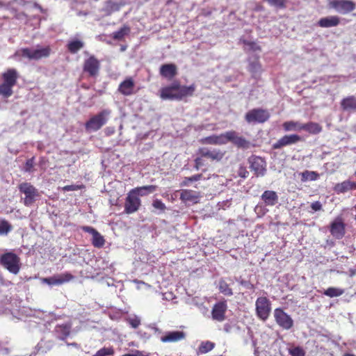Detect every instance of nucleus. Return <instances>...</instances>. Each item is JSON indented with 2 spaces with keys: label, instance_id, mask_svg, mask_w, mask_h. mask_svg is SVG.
Instances as JSON below:
<instances>
[{
  "label": "nucleus",
  "instance_id": "obj_1",
  "mask_svg": "<svg viewBox=\"0 0 356 356\" xmlns=\"http://www.w3.org/2000/svg\"><path fill=\"white\" fill-rule=\"evenodd\" d=\"M196 90V86L193 83L190 86L181 85L179 81H174L170 86L163 87L160 90V97L162 99L182 100L192 97Z\"/></svg>",
  "mask_w": 356,
  "mask_h": 356
},
{
  "label": "nucleus",
  "instance_id": "obj_2",
  "mask_svg": "<svg viewBox=\"0 0 356 356\" xmlns=\"http://www.w3.org/2000/svg\"><path fill=\"white\" fill-rule=\"evenodd\" d=\"M154 189L152 186H138L136 187L127 193L124 201V212L127 214H131L138 211L141 206V200L140 196H143V193H140L143 190Z\"/></svg>",
  "mask_w": 356,
  "mask_h": 356
},
{
  "label": "nucleus",
  "instance_id": "obj_3",
  "mask_svg": "<svg viewBox=\"0 0 356 356\" xmlns=\"http://www.w3.org/2000/svg\"><path fill=\"white\" fill-rule=\"evenodd\" d=\"M3 83L0 85V95L9 97L13 94V88L16 85L19 74L16 69L9 68L1 75Z\"/></svg>",
  "mask_w": 356,
  "mask_h": 356
},
{
  "label": "nucleus",
  "instance_id": "obj_4",
  "mask_svg": "<svg viewBox=\"0 0 356 356\" xmlns=\"http://www.w3.org/2000/svg\"><path fill=\"white\" fill-rule=\"evenodd\" d=\"M0 265L8 270L10 273L17 275L21 268L19 257L13 252H8L0 256Z\"/></svg>",
  "mask_w": 356,
  "mask_h": 356
},
{
  "label": "nucleus",
  "instance_id": "obj_5",
  "mask_svg": "<svg viewBox=\"0 0 356 356\" xmlns=\"http://www.w3.org/2000/svg\"><path fill=\"white\" fill-rule=\"evenodd\" d=\"M109 109H104L97 114L91 117L85 124V129L87 131H97L104 126L111 115Z\"/></svg>",
  "mask_w": 356,
  "mask_h": 356
},
{
  "label": "nucleus",
  "instance_id": "obj_6",
  "mask_svg": "<svg viewBox=\"0 0 356 356\" xmlns=\"http://www.w3.org/2000/svg\"><path fill=\"white\" fill-rule=\"evenodd\" d=\"M51 49L49 46L38 49L22 48L16 52V55L26 58L29 60H38L43 58H47L51 54Z\"/></svg>",
  "mask_w": 356,
  "mask_h": 356
},
{
  "label": "nucleus",
  "instance_id": "obj_7",
  "mask_svg": "<svg viewBox=\"0 0 356 356\" xmlns=\"http://www.w3.org/2000/svg\"><path fill=\"white\" fill-rule=\"evenodd\" d=\"M18 189L21 193L24 194L23 204L26 207H31L40 196L38 189L29 182H23L19 184Z\"/></svg>",
  "mask_w": 356,
  "mask_h": 356
},
{
  "label": "nucleus",
  "instance_id": "obj_8",
  "mask_svg": "<svg viewBox=\"0 0 356 356\" xmlns=\"http://www.w3.org/2000/svg\"><path fill=\"white\" fill-rule=\"evenodd\" d=\"M255 312L259 319L266 321L271 312L270 300L266 296L257 298L255 302Z\"/></svg>",
  "mask_w": 356,
  "mask_h": 356
},
{
  "label": "nucleus",
  "instance_id": "obj_9",
  "mask_svg": "<svg viewBox=\"0 0 356 356\" xmlns=\"http://www.w3.org/2000/svg\"><path fill=\"white\" fill-rule=\"evenodd\" d=\"M270 114L266 109L253 108L247 112L245 115V120L248 123L262 124L269 120Z\"/></svg>",
  "mask_w": 356,
  "mask_h": 356
},
{
  "label": "nucleus",
  "instance_id": "obj_10",
  "mask_svg": "<svg viewBox=\"0 0 356 356\" xmlns=\"http://www.w3.org/2000/svg\"><path fill=\"white\" fill-rule=\"evenodd\" d=\"M100 67V61L94 55H91L85 59L83 63V72L90 77L97 76L99 74Z\"/></svg>",
  "mask_w": 356,
  "mask_h": 356
},
{
  "label": "nucleus",
  "instance_id": "obj_11",
  "mask_svg": "<svg viewBox=\"0 0 356 356\" xmlns=\"http://www.w3.org/2000/svg\"><path fill=\"white\" fill-rule=\"evenodd\" d=\"M250 168L257 177H263L266 173V162L261 156L252 155L248 158Z\"/></svg>",
  "mask_w": 356,
  "mask_h": 356
},
{
  "label": "nucleus",
  "instance_id": "obj_12",
  "mask_svg": "<svg viewBox=\"0 0 356 356\" xmlns=\"http://www.w3.org/2000/svg\"><path fill=\"white\" fill-rule=\"evenodd\" d=\"M197 154L202 157L209 159L211 162H220L224 158L226 151L218 148L200 147Z\"/></svg>",
  "mask_w": 356,
  "mask_h": 356
},
{
  "label": "nucleus",
  "instance_id": "obj_13",
  "mask_svg": "<svg viewBox=\"0 0 356 356\" xmlns=\"http://www.w3.org/2000/svg\"><path fill=\"white\" fill-rule=\"evenodd\" d=\"M273 316L276 323L284 330H289L293 326V320L282 308L274 309Z\"/></svg>",
  "mask_w": 356,
  "mask_h": 356
},
{
  "label": "nucleus",
  "instance_id": "obj_14",
  "mask_svg": "<svg viewBox=\"0 0 356 356\" xmlns=\"http://www.w3.org/2000/svg\"><path fill=\"white\" fill-rule=\"evenodd\" d=\"M226 144L231 142L238 148L248 149L250 147V142L244 137L239 136L235 131H229L225 132Z\"/></svg>",
  "mask_w": 356,
  "mask_h": 356
},
{
  "label": "nucleus",
  "instance_id": "obj_15",
  "mask_svg": "<svg viewBox=\"0 0 356 356\" xmlns=\"http://www.w3.org/2000/svg\"><path fill=\"white\" fill-rule=\"evenodd\" d=\"M330 234L336 239H341L346 234V224L341 216H337L330 225Z\"/></svg>",
  "mask_w": 356,
  "mask_h": 356
},
{
  "label": "nucleus",
  "instance_id": "obj_16",
  "mask_svg": "<svg viewBox=\"0 0 356 356\" xmlns=\"http://www.w3.org/2000/svg\"><path fill=\"white\" fill-rule=\"evenodd\" d=\"M329 4L330 7L341 14L349 13L356 8L355 3L350 0H332Z\"/></svg>",
  "mask_w": 356,
  "mask_h": 356
},
{
  "label": "nucleus",
  "instance_id": "obj_17",
  "mask_svg": "<svg viewBox=\"0 0 356 356\" xmlns=\"http://www.w3.org/2000/svg\"><path fill=\"white\" fill-rule=\"evenodd\" d=\"M81 229L92 235V245L97 248H102L106 243L104 237L94 227L90 226H82Z\"/></svg>",
  "mask_w": 356,
  "mask_h": 356
},
{
  "label": "nucleus",
  "instance_id": "obj_18",
  "mask_svg": "<svg viewBox=\"0 0 356 356\" xmlns=\"http://www.w3.org/2000/svg\"><path fill=\"white\" fill-rule=\"evenodd\" d=\"M125 4L124 1H116L114 0H108L104 2L101 11L103 13L104 16H109L119 11Z\"/></svg>",
  "mask_w": 356,
  "mask_h": 356
},
{
  "label": "nucleus",
  "instance_id": "obj_19",
  "mask_svg": "<svg viewBox=\"0 0 356 356\" xmlns=\"http://www.w3.org/2000/svg\"><path fill=\"white\" fill-rule=\"evenodd\" d=\"M227 309V305L226 301H220L216 303L211 310V317L213 320L222 322L226 318V312Z\"/></svg>",
  "mask_w": 356,
  "mask_h": 356
},
{
  "label": "nucleus",
  "instance_id": "obj_20",
  "mask_svg": "<svg viewBox=\"0 0 356 356\" xmlns=\"http://www.w3.org/2000/svg\"><path fill=\"white\" fill-rule=\"evenodd\" d=\"M302 140V138L297 134L284 135L273 145L274 149H281L283 147L296 144Z\"/></svg>",
  "mask_w": 356,
  "mask_h": 356
},
{
  "label": "nucleus",
  "instance_id": "obj_21",
  "mask_svg": "<svg viewBox=\"0 0 356 356\" xmlns=\"http://www.w3.org/2000/svg\"><path fill=\"white\" fill-rule=\"evenodd\" d=\"M134 88L135 82L132 77L129 76L120 83L118 90L124 96H129L134 93Z\"/></svg>",
  "mask_w": 356,
  "mask_h": 356
},
{
  "label": "nucleus",
  "instance_id": "obj_22",
  "mask_svg": "<svg viewBox=\"0 0 356 356\" xmlns=\"http://www.w3.org/2000/svg\"><path fill=\"white\" fill-rule=\"evenodd\" d=\"M186 338V333L183 331H171L165 332L161 337L163 343H175Z\"/></svg>",
  "mask_w": 356,
  "mask_h": 356
},
{
  "label": "nucleus",
  "instance_id": "obj_23",
  "mask_svg": "<svg viewBox=\"0 0 356 356\" xmlns=\"http://www.w3.org/2000/svg\"><path fill=\"white\" fill-rule=\"evenodd\" d=\"M261 200L266 207H273L277 204L279 197L274 191L266 190L261 195Z\"/></svg>",
  "mask_w": 356,
  "mask_h": 356
},
{
  "label": "nucleus",
  "instance_id": "obj_24",
  "mask_svg": "<svg viewBox=\"0 0 356 356\" xmlns=\"http://www.w3.org/2000/svg\"><path fill=\"white\" fill-rule=\"evenodd\" d=\"M248 70L254 79H257L261 76L263 69L258 56L253 60H249Z\"/></svg>",
  "mask_w": 356,
  "mask_h": 356
},
{
  "label": "nucleus",
  "instance_id": "obj_25",
  "mask_svg": "<svg viewBox=\"0 0 356 356\" xmlns=\"http://www.w3.org/2000/svg\"><path fill=\"white\" fill-rule=\"evenodd\" d=\"M202 144L222 145L226 144L225 132L220 135H212L200 140Z\"/></svg>",
  "mask_w": 356,
  "mask_h": 356
},
{
  "label": "nucleus",
  "instance_id": "obj_26",
  "mask_svg": "<svg viewBox=\"0 0 356 356\" xmlns=\"http://www.w3.org/2000/svg\"><path fill=\"white\" fill-rule=\"evenodd\" d=\"M177 74V66L173 63L163 64L160 67V74L169 80L174 78Z\"/></svg>",
  "mask_w": 356,
  "mask_h": 356
},
{
  "label": "nucleus",
  "instance_id": "obj_27",
  "mask_svg": "<svg viewBox=\"0 0 356 356\" xmlns=\"http://www.w3.org/2000/svg\"><path fill=\"white\" fill-rule=\"evenodd\" d=\"M340 24V18L337 15H331L321 18L317 24L322 28L337 26Z\"/></svg>",
  "mask_w": 356,
  "mask_h": 356
},
{
  "label": "nucleus",
  "instance_id": "obj_28",
  "mask_svg": "<svg viewBox=\"0 0 356 356\" xmlns=\"http://www.w3.org/2000/svg\"><path fill=\"white\" fill-rule=\"evenodd\" d=\"M333 189L337 194L345 193L349 191L356 190V182L346 180L335 184Z\"/></svg>",
  "mask_w": 356,
  "mask_h": 356
},
{
  "label": "nucleus",
  "instance_id": "obj_29",
  "mask_svg": "<svg viewBox=\"0 0 356 356\" xmlns=\"http://www.w3.org/2000/svg\"><path fill=\"white\" fill-rule=\"evenodd\" d=\"M302 130H305L310 134H318L322 131V127L317 122H309L302 124Z\"/></svg>",
  "mask_w": 356,
  "mask_h": 356
},
{
  "label": "nucleus",
  "instance_id": "obj_30",
  "mask_svg": "<svg viewBox=\"0 0 356 356\" xmlns=\"http://www.w3.org/2000/svg\"><path fill=\"white\" fill-rule=\"evenodd\" d=\"M341 106L343 110H356V97L352 95L343 98L341 102Z\"/></svg>",
  "mask_w": 356,
  "mask_h": 356
},
{
  "label": "nucleus",
  "instance_id": "obj_31",
  "mask_svg": "<svg viewBox=\"0 0 356 356\" xmlns=\"http://www.w3.org/2000/svg\"><path fill=\"white\" fill-rule=\"evenodd\" d=\"M199 197V195L196 192L192 190H182L180 195V199L183 202H191L195 201Z\"/></svg>",
  "mask_w": 356,
  "mask_h": 356
},
{
  "label": "nucleus",
  "instance_id": "obj_32",
  "mask_svg": "<svg viewBox=\"0 0 356 356\" xmlns=\"http://www.w3.org/2000/svg\"><path fill=\"white\" fill-rule=\"evenodd\" d=\"M84 47L83 42L79 40H71L68 42L67 47V50L71 54H76Z\"/></svg>",
  "mask_w": 356,
  "mask_h": 356
},
{
  "label": "nucleus",
  "instance_id": "obj_33",
  "mask_svg": "<svg viewBox=\"0 0 356 356\" xmlns=\"http://www.w3.org/2000/svg\"><path fill=\"white\" fill-rule=\"evenodd\" d=\"M301 181H316L319 178V174L316 171L305 170L300 174Z\"/></svg>",
  "mask_w": 356,
  "mask_h": 356
},
{
  "label": "nucleus",
  "instance_id": "obj_34",
  "mask_svg": "<svg viewBox=\"0 0 356 356\" xmlns=\"http://www.w3.org/2000/svg\"><path fill=\"white\" fill-rule=\"evenodd\" d=\"M57 285H61L65 283L69 282L74 279V276L69 272H65L62 274L56 275Z\"/></svg>",
  "mask_w": 356,
  "mask_h": 356
},
{
  "label": "nucleus",
  "instance_id": "obj_35",
  "mask_svg": "<svg viewBox=\"0 0 356 356\" xmlns=\"http://www.w3.org/2000/svg\"><path fill=\"white\" fill-rule=\"evenodd\" d=\"M301 126H302V124L295 121H286L282 124L283 129L285 131H301Z\"/></svg>",
  "mask_w": 356,
  "mask_h": 356
},
{
  "label": "nucleus",
  "instance_id": "obj_36",
  "mask_svg": "<svg viewBox=\"0 0 356 356\" xmlns=\"http://www.w3.org/2000/svg\"><path fill=\"white\" fill-rule=\"evenodd\" d=\"M344 290L339 288L329 287L324 291L323 294L330 298L338 297L343 295Z\"/></svg>",
  "mask_w": 356,
  "mask_h": 356
},
{
  "label": "nucleus",
  "instance_id": "obj_37",
  "mask_svg": "<svg viewBox=\"0 0 356 356\" xmlns=\"http://www.w3.org/2000/svg\"><path fill=\"white\" fill-rule=\"evenodd\" d=\"M130 31V28L127 26H123L118 31L113 33L112 38L114 40H121L124 37L127 35Z\"/></svg>",
  "mask_w": 356,
  "mask_h": 356
},
{
  "label": "nucleus",
  "instance_id": "obj_38",
  "mask_svg": "<svg viewBox=\"0 0 356 356\" xmlns=\"http://www.w3.org/2000/svg\"><path fill=\"white\" fill-rule=\"evenodd\" d=\"M219 291L220 293L227 296L233 295L232 289L229 287V284L222 279L219 281Z\"/></svg>",
  "mask_w": 356,
  "mask_h": 356
},
{
  "label": "nucleus",
  "instance_id": "obj_39",
  "mask_svg": "<svg viewBox=\"0 0 356 356\" xmlns=\"http://www.w3.org/2000/svg\"><path fill=\"white\" fill-rule=\"evenodd\" d=\"M215 346L214 343L207 341H203L198 347V353L204 354L211 351Z\"/></svg>",
  "mask_w": 356,
  "mask_h": 356
},
{
  "label": "nucleus",
  "instance_id": "obj_40",
  "mask_svg": "<svg viewBox=\"0 0 356 356\" xmlns=\"http://www.w3.org/2000/svg\"><path fill=\"white\" fill-rule=\"evenodd\" d=\"M13 229L12 225L6 219L0 220V235H7Z\"/></svg>",
  "mask_w": 356,
  "mask_h": 356
},
{
  "label": "nucleus",
  "instance_id": "obj_41",
  "mask_svg": "<svg viewBox=\"0 0 356 356\" xmlns=\"http://www.w3.org/2000/svg\"><path fill=\"white\" fill-rule=\"evenodd\" d=\"M288 0H269L268 3L277 8L284 9L286 7Z\"/></svg>",
  "mask_w": 356,
  "mask_h": 356
},
{
  "label": "nucleus",
  "instance_id": "obj_42",
  "mask_svg": "<svg viewBox=\"0 0 356 356\" xmlns=\"http://www.w3.org/2000/svg\"><path fill=\"white\" fill-rule=\"evenodd\" d=\"M114 353L113 348L104 347L99 349L93 356H108L112 355Z\"/></svg>",
  "mask_w": 356,
  "mask_h": 356
},
{
  "label": "nucleus",
  "instance_id": "obj_43",
  "mask_svg": "<svg viewBox=\"0 0 356 356\" xmlns=\"http://www.w3.org/2000/svg\"><path fill=\"white\" fill-rule=\"evenodd\" d=\"M152 206L154 209L160 210L161 212H164L166 209L165 204L159 199H156L152 202Z\"/></svg>",
  "mask_w": 356,
  "mask_h": 356
},
{
  "label": "nucleus",
  "instance_id": "obj_44",
  "mask_svg": "<svg viewBox=\"0 0 356 356\" xmlns=\"http://www.w3.org/2000/svg\"><path fill=\"white\" fill-rule=\"evenodd\" d=\"M34 161H35V157L33 156L32 158L28 159L26 161L25 166H24V170L26 172H33V167H34Z\"/></svg>",
  "mask_w": 356,
  "mask_h": 356
},
{
  "label": "nucleus",
  "instance_id": "obj_45",
  "mask_svg": "<svg viewBox=\"0 0 356 356\" xmlns=\"http://www.w3.org/2000/svg\"><path fill=\"white\" fill-rule=\"evenodd\" d=\"M243 43L248 46L253 51H261V47L258 45L255 42L248 41L246 40H244L243 41Z\"/></svg>",
  "mask_w": 356,
  "mask_h": 356
},
{
  "label": "nucleus",
  "instance_id": "obj_46",
  "mask_svg": "<svg viewBox=\"0 0 356 356\" xmlns=\"http://www.w3.org/2000/svg\"><path fill=\"white\" fill-rule=\"evenodd\" d=\"M85 186L84 185H75V184H72V185H67V186H65L63 188V190L64 191H78V190H80V189H82Z\"/></svg>",
  "mask_w": 356,
  "mask_h": 356
},
{
  "label": "nucleus",
  "instance_id": "obj_47",
  "mask_svg": "<svg viewBox=\"0 0 356 356\" xmlns=\"http://www.w3.org/2000/svg\"><path fill=\"white\" fill-rule=\"evenodd\" d=\"M128 323L133 328H137L140 325V320L138 317L129 318L127 319Z\"/></svg>",
  "mask_w": 356,
  "mask_h": 356
},
{
  "label": "nucleus",
  "instance_id": "obj_48",
  "mask_svg": "<svg viewBox=\"0 0 356 356\" xmlns=\"http://www.w3.org/2000/svg\"><path fill=\"white\" fill-rule=\"evenodd\" d=\"M291 356H305L304 350L300 347H296L290 350Z\"/></svg>",
  "mask_w": 356,
  "mask_h": 356
},
{
  "label": "nucleus",
  "instance_id": "obj_49",
  "mask_svg": "<svg viewBox=\"0 0 356 356\" xmlns=\"http://www.w3.org/2000/svg\"><path fill=\"white\" fill-rule=\"evenodd\" d=\"M42 282L49 286L57 285L56 276L42 278Z\"/></svg>",
  "mask_w": 356,
  "mask_h": 356
},
{
  "label": "nucleus",
  "instance_id": "obj_50",
  "mask_svg": "<svg viewBox=\"0 0 356 356\" xmlns=\"http://www.w3.org/2000/svg\"><path fill=\"white\" fill-rule=\"evenodd\" d=\"M204 157H202L200 155V156L197 157L195 160H194V162H195V168L196 170H199L201 167L204 166Z\"/></svg>",
  "mask_w": 356,
  "mask_h": 356
},
{
  "label": "nucleus",
  "instance_id": "obj_51",
  "mask_svg": "<svg viewBox=\"0 0 356 356\" xmlns=\"http://www.w3.org/2000/svg\"><path fill=\"white\" fill-rule=\"evenodd\" d=\"M311 208L314 211H318L322 209V204L320 202L316 201L311 204Z\"/></svg>",
  "mask_w": 356,
  "mask_h": 356
},
{
  "label": "nucleus",
  "instance_id": "obj_52",
  "mask_svg": "<svg viewBox=\"0 0 356 356\" xmlns=\"http://www.w3.org/2000/svg\"><path fill=\"white\" fill-rule=\"evenodd\" d=\"M148 186L154 187V189L151 191L149 189L148 190L145 189V190L141 191L140 193H142L143 194V196L147 195L149 193H152L154 191H156V190L157 189V186H156V185H149Z\"/></svg>",
  "mask_w": 356,
  "mask_h": 356
},
{
  "label": "nucleus",
  "instance_id": "obj_53",
  "mask_svg": "<svg viewBox=\"0 0 356 356\" xmlns=\"http://www.w3.org/2000/svg\"><path fill=\"white\" fill-rule=\"evenodd\" d=\"M202 174H197V175H193L191 177H189L188 180H190L191 182L197 181L200 180L202 179Z\"/></svg>",
  "mask_w": 356,
  "mask_h": 356
},
{
  "label": "nucleus",
  "instance_id": "obj_54",
  "mask_svg": "<svg viewBox=\"0 0 356 356\" xmlns=\"http://www.w3.org/2000/svg\"><path fill=\"white\" fill-rule=\"evenodd\" d=\"M189 177H184V179L183 180L181 183V186H187L189 184L190 182H191L190 180H188Z\"/></svg>",
  "mask_w": 356,
  "mask_h": 356
},
{
  "label": "nucleus",
  "instance_id": "obj_55",
  "mask_svg": "<svg viewBox=\"0 0 356 356\" xmlns=\"http://www.w3.org/2000/svg\"><path fill=\"white\" fill-rule=\"evenodd\" d=\"M64 327V329H65V333H64V334H65V337H67V336H68V335H69V334H70L69 329H68L66 326H65V327Z\"/></svg>",
  "mask_w": 356,
  "mask_h": 356
},
{
  "label": "nucleus",
  "instance_id": "obj_56",
  "mask_svg": "<svg viewBox=\"0 0 356 356\" xmlns=\"http://www.w3.org/2000/svg\"><path fill=\"white\" fill-rule=\"evenodd\" d=\"M343 356H355V355L352 353H345Z\"/></svg>",
  "mask_w": 356,
  "mask_h": 356
},
{
  "label": "nucleus",
  "instance_id": "obj_57",
  "mask_svg": "<svg viewBox=\"0 0 356 356\" xmlns=\"http://www.w3.org/2000/svg\"><path fill=\"white\" fill-rule=\"evenodd\" d=\"M173 0H168L166 1V5H170L171 3H172Z\"/></svg>",
  "mask_w": 356,
  "mask_h": 356
},
{
  "label": "nucleus",
  "instance_id": "obj_58",
  "mask_svg": "<svg viewBox=\"0 0 356 356\" xmlns=\"http://www.w3.org/2000/svg\"><path fill=\"white\" fill-rule=\"evenodd\" d=\"M241 176L242 177H246V176H245V173H243V175H241Z\"/></svg>",
  "mask_w": 356,
  "mask_h": 356
},
{
  "label": "nucleus",
  "instance_id": "obj_59",
  "mask_svg": "<svg viewBox=\"0 0 356 356\" xmlns=\"http://www.w3.org/2000/svg\"><path fill=\"white\" fill-rule=\"evenodd\" d=\"M241 176L242 177H246V176H245V173H243V175H241Z\"/></svg>",
  "mask_w": 356,
  "mask_h": 356
},
{
  "label": "nucleus",
  "instance_id": "obj_60",
  "mask_svg": "<svg viewBox=\"0 0 356 356\" xmlns=\"http://www.w3.org/2000/svg\"><path fill=\"white\" fill-rule=\"evenodd\" d=\"M254 285H253V284H251V287H250V289H254Z\"/></svg>",
  "mask_w": 356,
  "mask_h": 356
}]
</instances>
